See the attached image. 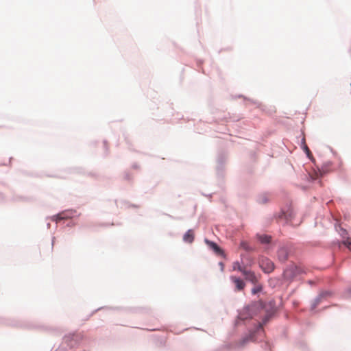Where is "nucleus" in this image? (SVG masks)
Listing matches in <instances>:
<instances>
[{"label":"nucleus","instance_id":"f257e3e1","mask_svg":"<svg viewBox=\"0 0 351 351\" xmlns=\"http://www.w3.org/2000/svg\"><path fill=\"white\" fill-rule=\"evenodd\" d=\"M257 315H265L260 323L259 327L262 328L263 324H265L271 318V313H266L262 303L255 302L252 306L244 307L239 313V319L241 320H247L251 319Z\"/></svg>","mask_w":351,"mask_h":351},{"label":"nucleus","instance_id":"f03ea898","mask_svg":"<svg viewBox=\"0 0 351 351\" xmlns=\"http://www.w3.org/2000/svg\"><path fill=\"white\" fill-rule=\"evenodd\" d=\"M260 266L265 273H270L274 269V264L273 262L267 258L261 260Z\"/></svg>","mask_w":351,"mask_h":351},{"label":"nucleus","instance_id":"7ed1b4c3","mask_svg":"<svg viewBox=\"0 0 351 351\" xmlns=\"http://www.w3.org/2000/svg\"><path fill=\"white\" fill-rule=\"evenodd\" d=\"M242 274L247 280H249L253 284L257 283L258 277L251 270L247 269V268L243 269Z\"/></svg>","mask_w":351,"mask_h":351},{"label":"nucleus","instance_id":"20e7f679","mask_svg":"<svg viewBox=\"0 0 351 351\" xmlns=\"http://www.w3.org/2000/svg\"><path fill=\"white\" fill-rule=\"evenodd\" d=\"M289 256V250L287 247H282L279 249L278 251V259L282 261L285 262L287 260Z\"/></svg>","mask_w":351,"mask_h":351},{"label":"nucleus","instance_id":"39448f33","mask_svg":"<svg viewBox=\"0 0 351 351\" xmlns=\"http://www.w3.org/2000/svg\"><path fill=\"white\" fill-rule=\"evenodd\" d=\"M232 280L237 290L241 291L244 288L245 283L241 279L237 277H232Z\"/></svg>","mask_w":351,"mask_h":351},{"label":"nucleus","instance_id":"423d86ee","mask_svg":"<svg viewBox=\"0 0 351 351\" xmlns=\"http://www.w3.org/2000/svg\"><path fill=\"white\" fill-rule=\"evenodd\" d=\"M183 240L187 243H192L194 240V233L192 230H189L183 236Z\"/></svg>","mask_w":351,"mask_h":351},{"label":"nucleus","instance_id":"0eeeda50","mask_svg":"<svg viewBox=\"0 0 351 351\" xmlns=\"http://www.w3.org/2000/svg\"><path fill=\"white\" fill-rule=\"evenodd\" d=\"M257 239L261 243L266 244L270 243L271 237L266 234H257Z\"/></svg>","mask_w":351,"mask_h":351},{"label":"nucleus","instance_id":"6e6552de","mask_svg":"<svg viewBox=\"0 0 351 351\" xmlns=\"http://www.w3.org/2000/svg\"><path fill=\"white\" fill-rule=\"evenodd\" d=\"M205 242L209 248L212 249L215 253L219 254V247L217 243L210 241L208 239H205Z\"/></svg>","mask_w":351,"mask_h":351},{"label":"nucleus","instance_id":"1a4fd4ad","mask_svg":"<svg viewBox=\"0 0 351 351\" xmlns=\"http://www.w3.org/2000/svg\"><path fill=\"white\" fill-rule=\"evenodd\" d=\"M54 217L56 218L55 219L56 221L58 222V221H59L60 220L69 218V216H67L66 215V213H60L58 215L55 216Z\"/></svg>","mask_w":351,"mask_h":351},{"label":"nucleus","instance_id":"9d476101","mask_svg":"<svg viewBox=\"0 0 351 351\" xmlns=\"http://www.w3.org/2000/svg\"><path fill=\"white\" fill-rule=\"evenodd\" d=\"M234 270H239L241 273L243 272V269H245V267H242L238 262L234 263L232 265Z\"/></svg>","mask_w":351,"mask_h":351},{"label":"nucleus","instance_id":"9b49d317","mask_svg":"<svg viewBox=\"0 0 351 351\" xmlns=\"http://www.w3.org/2000/svg\"><path fill=\"white\" fill-rule=\"evenodd\" d=\"M342 244L346 246L351 251V237H347L342 241Z\"/></svg>","mask_w":351,"mask_h":351},{"label":"nucleus","instance_id":"f8f14e48","mask_svg":"<svg viewBox=\"0 0 351 351\" xmlns=\"http://www.w3.org/2000/svg\"><path fill=\"white\" fill-rule=\"evenodd\" d=\"M241 247L245 250H251V248L248 246V244L247 242H245V241L241 242Z\"/></svg>","mask_w":351,"mask_h":351},{"label":"nucleus","instance_id":"ddd939ff","mask_svg":"<svg viewBox=\"0 0 351 351\" xmlns=\"http://www.w3.org/2000/svg\"><path fill=\"white\" fill-rule=\"evenodd\" d=\"M319 174H321L320 171L315 172L314 174L311 175V177L312 180H316L319 177Z\"/></svg>","mask_w":351,"mask_h":351},{"label":"nucleus","instance_id":"4468645a","mask_svg":"<svg viewBox=\"0 0 351 351\" xmlns=\"http://www.w3.org/2000/svg\"><path fill=\"white\" fill-rule=\"evenodd\" d=\"M261 288H253L252 290V293L253 294H255L257 292H258L260 291Z\"/></svg>","mask_w":351,"mask_h":351},{"label":"nucleus","instance_id":"2eb2a0df","mask_svg":"<svg viewBox=\"0 0 351 351\" xmlns=\"http://www.w3.org/2000/svg\"><path fill=\"white\" fill-rule=\"evenodd\" d=\"M289 269H287V270H286V271H285V275L287 277H288V278L291 277V276H290V275H289V274H288V272H289Z\"/></svg>","mask_w":351,"mask_h":351},{"label":"nucleus","instance_id":"dca6fc26","mask_svg":"<svg viewBox=\"0 0 351 351\" xmlns=\"http://www.w3.org/2000/svg\"><path fill=\"white\" fill-rule=\"evenodd\" d=\"M305 152H306L308 155L310 154V150L308 149V148L306 146L305 147Z\"/></svg>","mask_w":351,"mask_h":351},{"label":"nucleus","instance_id":"f3484780","mask_svg":"<svg viewBox=\"0 0 351 351\" xmlns=\"http://www.w3.org/2000/svg\"><path fill=\"white\" fill-rule=\"evenodd\" d=\"M220 253H221V256H222L223 255V252L221 250L220 251Z\"/></svg>","mask_w":351,"mask_h":351},{"label":"nucleus","instance_id":"a211bd4d","mask_svg":"<svg viewBox=\"0 0 351 351\" xmlns=\"http://www.w3.org/2000/svg\"><path fill=\"white\" fill-rule=\"evenodd\" d=\"M64 339L65 342H67V341H68V337H64Z\"/></svg>","mask_w":351,"mask_h":351},{"label":"nucleus","instance_id":"6ab92c4d","mask_svg":"<svg viewBox=\"0 0 351 351\" xmlns=\"http://www.w3.org/2000/svg\"><path fill=\"white\" fill-rule=\"evenodd\" d=\"M56 351H60L59 349L56 350Z\"/></svg>","mask_w":351,"mask_h":351}]
</instances>
